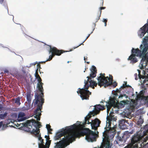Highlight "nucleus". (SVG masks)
I'll return each mask as SVG.
<instances>
[{
	"label": "nucleus",
	"mask_w": 148,
	"mask_h": 148,
	"mask_svg": "<svg viewBox=\"0 0 148 148\" xmlns=\"http://www.w3.org/2000/svg\"><path fill=\"white\" fill-rule=\"evenodd\" d=\"M79 122L80 123L78 125L74 124L70 127H67L63 130L66 134L65 138L70 140L71 143L75 141L76 138H79L84 135L86 136L85 138L88 141L93 142L96 141L97 135L88 128H81L79 125H82L81 122Z\"/></svg>",
	"instance_id": "1"
},
{
	"label": "nucleus",
	"mask_w": 148,
	"mask_h": 148,
	"mask_svg": "<svg viewBox=\"0 0 148 148\" xmlns=\"http://www.w3.org/2000/svg\"><path fill=\"white\" fill-rule=\"evenodd\" d=\"M110 113L109 116L107 117L106 124L105 127V131L103 132V139L105 140V143H107L108 141L110 144V140H111L114 137L116 134V125H114L113 127H111V121L112 120L115 121L116 119L114 117V115L111 114Z\"/></svg>",
	"instance_id": "2"
},
{
	"label": "nucleus",
	"mask_w": 148,
	"mask_h": 148,
	"mask_svg": "<svg viewBox=\"0 0 148 148\" xmlns=\"http://www.w3.org/2000/svg\"><path fill=\"white\" fill-rule=\"evenodd\" d=\"M42 80L38 73V121L40 120L41 115V110L44 102V89L43 88V83L42 82Z\"/></svg>",
	"instance_id": "3"
},
{
	"label": "nucleus",
	"mask_w": 148,
	"mask_h": 148,
	"mask_svg": "<svg viewBox=\"0 0 148 148\" xmlns=\"http://www.w3.org/2000/svg\"><path fill=\"white\" fill-rule=\"evenodd\" d=\"M87 78H88L87 80H85L84 81L85 85L84 88H79V90L77 92L78 94H80V96L83 100L89 99V95L91 94V92L88 90L89 87L94 89V86L96 87L97 85L96 82L89 79V76L87 77Z\"/></svg>",
	"instance_id": "4"
},
{
	"label": "nucleus",
	"mask_w": 148,
	"mask_h": 148,
	"mask_svg": "<svg viewBox=\"0 0 148 148\" xmlns=\"http://www.w3.org/2000/svg\"><path fill=\"white\" fill-rule=\"evenodd\" d=\"M148 134V130H145L144 128H141L140 130L134 134L131 139L130 144L124 148H140L138 146L139 141L144 136Z\"/></svg>",
	"instance_id": "5"
},
{
	"label": "nucleus",
	"mask_w": 148,
	"mask_h": 148,
	"mask_svg": "<svg viewBox=\"0 0 148 148\" xmlns=\"http://www.w3.org/2000/svg\"><path fill=\"white\" fill-rule=\"evenodd\" d=\"M140 48L142 50V51L138 48L135 49L132 48V54L129 57L128 60H130L131 62L132 63H135L138 61L137 59L135 57L136 56L140 57L142 56V55L146 54V52L148 50V45L145 44L143 45V46L141 45Z\"/></svg>",
	"instance_id": "6"
},
{
	"label": "nucleus",
	"mask_w": 148,
	"mask_h": 148,
	"mask_svg": "<svg viewBox=\"0 0 148 148\" xmlns=\"http://www.w3.org/2000/svg\"><path fill=\"white\" fill-rule=\"evenodd\" d=\"M21 127H23L25 131L31 132L37 137V121L34 119L27 120V122L22 123Z\"/></svg>",
	"instance_id": "7"
},
{
	"label": "nucleus",
	"mask_w": 148,
	"mask_h": 148,
	"mask_svg": "<svg viewBox=\"0 0 148 148\" xmlns=\"http://www.w3.org/2000/svg\"><path fill=\"white\" fill-rule=\"evenodd\" d=\"M91 115L90 114V113H89V114L85 117V122L82 123V125L80 124L79 126L81 128H83L85 127V125L86 124H90L92 129L95 130L94 132L97 135V136L96 138V139H97L98 135L96 133L95 131L96 130H97V128L99 126L101 121L98 119L96 118L94 120H92L91 122H90L89 120L91 117ZM92 132H94L93 131Z\"/></svg>",
	"instance_id": "8"
},
{
	"label": "nucleus",
	"mask_w": 148,
	"mask_h": 148,
	"mask_svg": "<svg viewBox=\"0 0 148 148\" xmlns=\"http://www.w3.org/2000/svg\"><path fill=\"white\" fill-rule=\"evenodd\" d=\"M126 104L128 106L127 109L124 112L125 113H126L127 110L128 111V112L127 113V114L128 115L130 114L137 107L138 103L137 101L134 100L132 101V102L127 100H123L120 101V103L119 104V106L121 108H123Z\"/></svg>",
	"instance_id": "9"
},
{
	"label": "nucleus",
	"mask_w": 148,
	"mask_h": 148,
	"mask_svg": "<svg viewBox=\"0 0 148 148\" xmlns=\"http://www.w3.org/2000/svg\"><path fill=\"white\" fill-rule=\"evenodd\" d=\"M49 46L50 48V50L49 51V53H51V55L49 56V59L46 61L40 62L38 63V68H39L40 69L41 68H40V64L45 63L46 62L50 61L52 59L53 57L55 55L60 56L62 53L65 52L63 50L58 49L56 47H52L51 45H49Z\"/></svg>",
	"instance_id": "10"
},
{
	"label": "nucleus",
	"mask_w": 148,
	"mask_h": 148,
	"mask_svg": "<svg viewBox=\"0 0 148 148\" xmlns=\"http://www.w3.org/2000/svg\"><path fill=\"white\" fill-rule=\"evenodd\" d=\"M70 143V141L65 137L59 142L55 143L56 145L54 148H64L69 145Z\"/></svg>",
	"instance_id": "11"
},
{
	"label": "nucleus",
	"mask_w": 148,
	"mask_h": 148,
	"mask_svg": "<svg viewBox=\"0 0 148 148\" xmlns=\"http://www.w3.org/2000/svg\"><path fill=\"white\" fill-rule=\"evenodd\" d=\"M105 105L102 104L96 105L95 106L94 110L90 112V115H92L93 116L98 114L100 112V111L103 110L105 109Z\"/></svg>",
	"instance_id": "12"
},
{
	"label": "nucleus",
	"mask_w": 148,
	"mask_h": 148,
	"mask_svg": "<svg viewBox=\"0 0 148 148\" xmlns=\"http://www.w3.org/2000/svg\"><path fill=\"white\" fill-rule=\"evenodd\" d=\"M100 76L97 79L98 81V85L100 87L104 85L105 82H107L106 79V77L105 76V73H100Z\"/></svg>",
	"instance_id": "13"
},
{
	"label": "nucleus",
	"mask_w": 148,
	"mask_h": 148,
	"mask_svg": "<svg viewBox=\"0 0 148 148\" xmlns=\"http://www.w3.org/2000/svg\"><path fill=\"white\" fill-rule=\"evenodd\" d=\"M147 32L148 33V23L145 24L140 28L138 32V35L141 38Z\"/></svg>",
	"instance_id": "14"
},
{
	"label": "nucleus",
	"mask_w": 148,
	"mask_h": 148,
	"mask_svg": "<svg viewBox=\"0 0 148 148\" xmlns=\"http://www.w3.org/2000/svg\"><path fill=\"white\" fill-rule=\"evenodd\" d=\"M104 102L106 103L105 106L107 107L108 110L110 109L112 106H115L116 103L114 98H111L108 102L103 101H101L100 103H104Z\"/></svg>",
	"instance_id": "15"
},
{
	"label": "nucleus",
	"mask_w": 148,
	"mask_h": 148,
	"mask_svg": "<svg viewBox=\"0 0 148 148\" xmlns=\"http://www.w3.org/2000/svg\"><path fill=\"white\" fill-rule=\"evenodd\" d=\"M35 99L32 103V107L33 108H36L34 112L35 115V117L37 119V92L35 93Z\"/></svg>",
	"instance_id": "16"
},
{
	"label": "nucleus",
	"mask_w": 148,
	"mask_h": 148,
	"mask_svg": "<svg viewBox=\"0 0 148 148\" xmlns=\"http://www.w3.org/2000/svg\"><path fill=\"white\" fill-rule=\"evenodd\" d=\"M11 75L17 78L18 79L20 80H22L23 79H25V77L24 75L18 72L17 71H16L14 72Z\"/></svg>",
	"instance_id": "17"
},
{
	"label": "nucleus",
	"mask_w": 148,
	"mask_h": 148,
	"mask_svg": "<svg viewBox=\"0 0 148 148\" xmlns=\"http://www.w3.org/2000/svg\"><path fill=\"white\" fill-rule=\"evenodd\" d=\"M66 136V134L64 132L63 130L61 132H57L54 137V138L55 140H57L59 139L63 136H64V138H65Z\"/></svg>",
	"instance_id": "18"
},
{
	"label": "nucleus",
	"mask_w": 148,
	"mask_h": 148,
	"mask_svg": "<svg viewBox=\"0 0 148 148\" xmlns=\"http://www.w3.org/2000/svg\"><path fill=\"white\" fill-rule=\"evenodd\" d=\"M119 125L121 128L122 129H125L127 128L126 123L128 124L127 121L124 119H122L119 121Z\"/></svg>",
	"instance_id": "19"
},
{
	"label": "nucleus",
	"mask_w": 148,
	"mask_h": 148,
	"mask_svg": "<svg viewBox=\"0 0 148 148\" xmlns=\"http://www.w3.org/2000/svg\"><path fill=\"white\" fill-rule=\"evenodd\" d=\"M109 76V77L108 76L106 77V79L107 80V82H105L104 83V86L105 88L111 85L113 81V77L112 75H110Z\"/></svg>",
	"instance_id": "20"
},
{
	"label": "nucleus",
	"mask_w": 148,
	"mask_h": 148,
	"mask_svg": "<svg viewBox=\"0 0 148 148\" xmlns=\"http://www.w3.org/2000/svg\"><path fill=\"white\" fill-rule=\"evenodd\" d=\"M91 73L90 74V76L89 77V79H91L92 78L95 77L96 76L97 73V70L96 67L93 66H92V69H90Z\"/></svg>",
	"instance_id": "21"
},
{
	"label": "nucleus",
	"mask_w": 148,
	"mask_h": 148,
	"mask_svg": "<svg viewBox=\"0 0 148 148\" xmlns=\"http://www.w3.org/2000/svg\"><path fill=\"white\" fill-rule=\"evenodd\" d=\"M51 140L46 141L45 144L44 145V142L43 143H39V148H49L51 144Z\"/></svg>",
	"instance_id": "22"
},
{
	"label": "nucleus",
	"mask_w": 148,
	"mask_h": 148,
	"mask_svg": "<svg viewBox=\"0 0 148 148\" xmlns=\"http://www.w3.org/2000/svg\"><path fill=\"white\" fill-rule=\"evenodd\" d=\"M25 114L23 112H20L18 113L17 120L18 121H24L27 119L25 116Z\"/></svg>",
	"instance_id": "23"
},
{
	"label": "nucleus",
	"mask_w": 148,
	"mask_h": 148,
	"mask_svg": "<svg viewBox=\"0 0 148 148\" xmlns=\"http://www.w3.org/2000/svg\"><path fill=\"white\" fill-rule=\"evenodd\" d=\"M122 136V139L123 140V142L125 143L127 140L130 138V135L128 131L125 132Z\"/></svg>",
	"instance_id": "24"
},
{
	"label": "nucleus",
	"mask_w": 148,
	"mask_h": 148,
	"mask_svg": "<svg viewBox=\"0 0 148 148\" xmlns=\"http://www.w3.org/2000/svg\"><path fill=\"white\" fill-rule=\"evenodd\" d=\"M143 57L141 60V62H145V64H147L148 62V52L145 55H142Z\"/></svg>",
	"instance_id": "25"
},
{
	"label": "nucleus",
	"mask_w": 148,
	"mask_h": 148,
	"mask_svg": "<svg viewBox=\"0 0 148 148\" xmlns=\"http://www.w3.org/2000/svg\"><path fill=\"white\" fill-rule=\"evenodd\" d=\"M26 94L27 101L28 102H30L31 100V92L30 91H28Z\"/></svg>",
	"instance_id": "26"
},
{
	"label": "nucleus",
	"mask_w": 148,
	"mask_h": 148,
	"mask_svg": "<svg viewBox=\"0 0 148 148\" xmlns=\"http://www.w3.org/2000/svg\"><path fill=\"white\" fill-rule=\"evenodd\" d=\"M141 78H142L143 79H144L143 82V83L145 84L148 81V75H147L146 76L145 74V75H143V76H142V77H141Z\"/></svg>",
	"instance_id": "27"
},
{
	"label": "nucleus",
	"mask_w": 148,
	"mask_h": 148,
	"mask_svg": "<svg viewBox=\"0 0 148 148\" xmlns=\"http://www.w3.org/2000/svg\"><path fill=\"white\" fill-rule=\"evenodd\" d=\"M143 45H148V36L145 37L143 39Z\"/></svg>",
	"instance_id": "28"
},
{
	"label": "nucleus",
	"mask_w": 148,
	"mask_h": 148,
	"mask_svg": "<svg viewBox=\"0 0 148 148\" xmlns=\"http://www.w3.org/2000/svg\"><path fill=\"white\" fill-rule=\"evenodd\" d=\"M7 113L5 112L3 114H0V119H4L5 118L7 115Z\"/></svg>",
	"instance_id": "29"
},
{
	"label": "nucleus",
	"mask_w": 148,
	"mask_h": 148,
	"mask_svg": "<svg viewBox=\"0 0 148 148\" xmlns=\"http://www.w3.org/2000/svg\"><path fill=\"white\" fill-rule=\"evenodd\" d=\"M21 99L20 97H18L15 100V103L18 106H20L21 104L20 103Z\"/></svg>",
	"instance_id": "30"
},
{
	"label": "nucleus",
	"mask_w": 148,
	"mask_h": 148,
	"mask_svg": "<svg viewBox=\"0 0 148 148\" xmlns=\"http://www.w3.org/2000/svg\"><path fill=\"white\" fill-rule=\"evenodd\" d=\"M124 97L125 99H127L128 97V96L125 94H121L119 95V98L120 99H123Z\"/></svg>",
	"instance_id": "31"
},
{
	"label": "nucleus",
	"mask_w": 148,
	"mask_h": 148,
	"mask_svg": "<svg viewBox=\"0 0 148 148\" xmlns=\"http://www.w3.org/2000/svg\"><path fill=\"white\" fill-rule=\"evenodd\" d=\"M38 139L40 143H44V140L42 138L41 136V134L38 135Z\"/></svg>",
	"instance_id": "32"
},
{
	"label": "nucleus",
	"mask_w": 148,
	"mask_h": 148,
	"mask_svg": "<svg viewBox=\"0 0 148 148\" xmlns=\"http://www.w3.org/2000/svg\"><path fill=\"white\" fill-rule=\"evenodd\" d=\"M125 83L123 84L122 86H121V88H124L126 87H130V86L127 85V82H124Z\"/></svg>",
	"instance_id": "33"
},
{
	"label": "nucleus",
	"mask_w": 148,
	"mask_h": 148,
	"mask_svg": "<svg viewBox=\"0 0 148 148\" xmlns=\"http://www.w3.org/2000/svg\"><path fill=\"white\" fill-rule=\"evenodd\" d=\"M4 1L5 0H0V3L2 4L3 3V5L5 6V7H7V9H8L7 4L5 2V1Z\"/></svg>",
	"instance_id": "34"
},
{
	"label": "nucleus",
	"mask_w": 148,
	"mask_h": 148,
	"mask_svg": "<svg viewBox=\"0 0 148 148\" xmlns=\"http://www.w3.org/2000/svg\"><path fill=\"white\" fill-rule=\"evenodd\" d=\"M101 12L99 13L98 14L97 17L96 18L95 20V22H97L98 21V20L100 19V17L101 16Z\"/></svg>",
	"instance_id": "35"
},
{
	"label": "nucleus",
	"mask_w": 148,
	"mask_h": 148,
	"mask_svg": "<svg viewBox=\"0 0 148 148\" xmlns=\"http://www.w3.org/2000/svg\"><path fill=\"white\" fill-rule=\"evenodd\" d=\"M117 139L119 141H120L122 142H123V139H122V136H121V137L120 136H118L117 137Z\"/></svg>",
	"instance_id": "36"
},
{
	"label": "nucleus",
	"mask_w": 148,
	"mask_h": 148,
	"mask_svg": "<svg viewBox=\"0 0 148 148\" xmlns=\"http://www.w3.org/2000/svg\"><path fill=\"white\" fill-rule=\"evenodd\" d=\"M145 103H148V96L146 97H144L143 99Z\"/></svg>",
	"instance_id": "37"
},
{
	"label": "nucleus",
	"mask_w": 148,
	"mask_h": 148,
	"mask_svg": "<svg viewBox=\"0 0 148 148\" xmlns=\"http://www.w3.org/2000/svg\"><path fill=\"white\" fill-rule=\"evenodd\" d=\"M92 32L90 34H89L88 35V36H87V37H86V39H85V40H84V42H83L81 44H80L79 45H78V46H77V47H75L74 49H75L76 48H77V47H78L79 46H80L82 44V43H83L84 42V41H85V40H86V39H87V38H88L89 37V36H90V34H92Z\"/></svg>",
	"instance_id": "38"
},
{
	"label": "nucleus",
	"mask_w": 148,
	"mask_h": 148,
	"mask_svg": "<svg viewBox=\"0 0 148 148\" xmlns=\"http://www.w3.org/2000/svg\"><path fill=\"white\" fill-rule=\"evenodd\" d=\"M111 85H112L113 87L115 88L117 86V83L116 82H112Z\"/></svg>",
	"instance_id": "39"
},
{
	"label": "nucleus",
	"mask_w": 148,
	"mask_h": 148,
	"mask_svg": "<svg viewBox=\"0 0 148 148\" xmlns=\"http://www.w3.org/2000/svg\"><path fill=\"white\" fill-rule=\"evenodd\" d=\"M139 120H140V119ZM143 120L141 119L140 120H139L138 121V125H140L141 124H142L143 123Z\"/></svg>",
	"instance_id": "40"
},
{
	"label": "nucleus",
	"mask_w": 148,
	"mask_h": 148,
	"mask_svg": "<svg viewBox=\"0 0 148 148\" xmlns=\"http://www.w3.org/2000/svg\"><path fill=\"white\" fill-rule=\"evenodd\" d=\"M138 76L140 79H141V77L143 76V75H141L140 74V71L139 70H138Z\"/></svg>",
	"instance_id": "41"
},
{
	"label": "nucleus",
	"mask_w": 148,
	"mask_h": 148,
	"mask_svg": "<svg viewBox=\"0 0 148 148\" xmlns=\"http://www.w3.org/2000/svg\"><path fill=\"white\" fill-rule=\"evenodd\" d=\"M42 126L41 123L39 121H38V128H40Z\"/></svg>",
	"instance_id": "42"
},
{
	"label": "nucleus",
	"mask_w": 148,
	"mask_h": 148,
	"mask_svg": "<svg viewBox=\"0 0 148 148\" xmlns=\"http://www.w3.org/2000/svg\"><path fill=\"white\" fill-rule=\"evenodd\" d=\"M45 137L46 138V141H48V140H49L50 138H49V135H48V136L45 135Z\"/></svg>",
	"instance_id": "43"
},
{
	"label": "nucleus",
	"mask_w": 148,
	"mask_h": 148,
	"mask_svg": "<svg viewBox=\"0 0 148 148\" xmlns=\"http://www.w3.org/2000/svg\"><path fill=\"white\" fill-rule=\"evenodd\" d=\"M106 8V7H101L99 8V11H100V12L99 13H101V10H103V9H104Z\"/></svg>",
	"instance_id": "44"
},
{
	"label": "nucleus",
	"mask_w": 148,
	"mask_h": 148,
	"mask_svg": "<svg viewBox=\"0 0 148 148\" xmlns=\"http://www.w3.org/2000/svg\"><path fill=\"white\" fill-rule=\"evenodd\" d=\"M3 106L1 104H0V111L3 110Z\"/></svg>",
	"instance_id": "45"
},
{
	"label": "nucleus",
	"mask_w": 148,
	"mask_h": 148,
	"mask_svg": "<svg viewBox=\"0 0 148 148\" xmlns=\"http://www.w3.org/2000/svg\"><path fill=\"white\" fill-rule=\"evenodd\" d=\"M40 128H38V135L41 134L40 133V130L39 129Z\"/></svg>",
	"instance_id": "46"
},
{
	"label": "nucleus",
	"mask_w": 148,
	"mask_h": 148,
	"mask_svg": "<svg viewBox=\"0 0 148 148\" xmlns=\"http://www.w3.org/2000/svg\"><path fill=\"white\" fill-rule=\"evenodd\" d=\"M46 127L48 129H49V128L51 127V126L49 124H47L46 125Z\"/></svg>",
	"instance_id": "47"
},
{
	"label": "nucleus",
	"mask_w": 148,
	"mask_h": 148,
	"mask_svg": "<svg viewBox=\"0 0 148 148\" xmlns=\"http://www.w3.org/2000/svg\"><path fill=\"white\" fill-rule=\"evenodd\" d=\"M48 132H50V134H52V133L50 132L51 131H52V129H51V128H49V129H47Z\"/></svg>",
	"instance_id": "48"
},
{
	"label": "nucleus",
	"mask_w": 148,
	"mask_h": 148,
	"mask_svg": "<svg viewBox=\"0 0 148 148\" xmlns=\"http://www.w3.org/2000/svg\"><path fill=\"white\" fill-rule=\"evenodd\" d=\"M35 76L36 78H37V69L36 70Z\"/></svg>",
	"instance_id": "49"
},
{
	"label": "nucleus",
	"mask_w": 148,
	"mask_h": 148,
	"mask_svg": "<svg viewBox=\"0 0 148 148\" xmlns=\"http://www.w3.org/2000/svg\"><path fill=\"white\" fill-rule=\"evenodd\" d=\"M134 75L135 77V79L136 80H137V73H135Z\"/></svg>",
	"instance_id": "50"
},
{
	"label": "nucleus",
	"mask_w": 148,
	"mask_h": 148,
	"mask_svg": "<svg viewBox=\"0 0 148 148\" xmlns=\"http://www.w3.org/2000/svg\"><path fill=\"white\" fill-rule=\"evenodd\" d=\"M134 131L133 130H132L131 132H129V134L130 135L131 134H132L134 132Z\"/></svg>",
	"instance_id": "51"
},
{
	"label": "nucleus",
	"mask_w": 148,
	"mask_h": 148,
	"mask_svg": "<svg viewBox=\"0 0 148 148\" xmlns=\"http://www.w3.org/2000/svg\"><path fill=\"white\" fill-rule=\"evenodd\" d=\"M3 123L2 121H1L0 122V128L2 126V125H3Z\"/></svg>",
	"instance_id": "52"
},
{
	"label": "nucleus",
	"mask_w": 148,
	"mask_h": 148,
	"mask_svg": "<svg viewBox=\"0 0 148 148\" xmlns=\"http://www.w3.org/2000/svg\"><path fill=\"white\" fill-rule=\"evenodd\" d=\"M103 22L105 23H107V20L106 19H103Z\"/></svg>",
	"instance_id": "53"
},
{
	"label": "nucleus",
	"mask_w": 148,
	"mask_h": 148,
	"mask_svg": "<svg viewBox=\"0 0 148 148\" xmlns=\"http://www.w3.org/2000/svg\"><path fill=\"white\" fill-rule=\"evenodd\" d=\"M4 72L5 73H9L8 71L7 70H4Z\"/></svg>",
	"instance_id": "54"
},
{
	"label": "nucleus",
	"mask_w": 148,
	"mask_h": 148,
	"mask_svg": "<svg viewBox=\"0 0 148 148\" xmlns=\"http://www.w3.org/2000/svg\"><path fill=\"white\" fill-rule=\"evenodd\" d=\"M87 59V57H86V58L84 57V60L85 61V62H86V60Z\"/></svg>",
	"instance_id": "55"
},
{
	"label": "nucleus",
	"mask_w": 148,
	"mask_h": 148,
	"mask_svg": "<svg viewBox=\"0 0 148 148\" xmlns=\"http://www.w3.org/2000/svg\"><path fill=\"white\" fill-rule=\"evenodd\" d=\"M37 64V62H36L35 63H32V64L33 65H35V64Z\"/></svg>",
	"instance_id": "56"
},
{
	"label": "nucleus",
	"mask_w": 148,
	"mask_h": 148,
	"mask_svg": "<svg viewBox=\"0 0 148 148\" xmlns=\"http://www.w3.org/2000/svg\"><path fill=\"white\" fill-rule=\"evenodd\" d=\"M107 23H105V26H106V25H107Z\"/></svg>",
	"instance_id": "57"
},
{
	"label": "nucleus",
	"mask_w": 148,
	"mask_h": 148,
	"mask_svg": "<svg viewBox=\"0 0 148 148\" xmlns=\"http://www.w3.org/2000/svg\"><path fill=\"white\" fill-rule=\"evenodd\" d=\"M86 63L88 64H89L90 62H87Z\"/></svg>",
	"instance_id": "58"
},
{
	"label": "nucleus",
	"mask_w": 148,
	"mask_h": 148,
	"mask_svg": "<svg viewBox=\"0 0 148 148\" xmlns=\"http://www.w3.org/2000/svg\"><path fill=\"white\" fill-rule=\"evenodd\" d=\"M69 61H68L67 63H69Z\"/></svg>",
	"instance_id": "59"
},
{
	"label": "nucleus",
	"mask_w": 148,
	"mask_h": 148,
	"mask_svg": "<svg viewBox=\"0 0 148 148\" xmlns=\"http://www.w3.org/2000/svg\"><path fill=\"white\" fill-rule=\"evenodd\" d=\"M21 125H20L18 126H20Z\"/></svg>",
	"instance_id": "60"
},
{
	"label": "nucleus",
	"mask_w": 148,
	"mask_h": 148,
	"mask_svg": "<svg viewBox=\"0 0 148 148\" xmlns=\"http://www.w3.org/2000/svg\"><path fill=\"white\" fill-rule=\"evenodd\" d=\"M94 25H95V23H94Z\"/></svg>",
	"instance_id": "61"
},
{
	"label": "nucleus",
	"mask_w": 148,
	"mask_h": 148,
	"mask_svg": "<svg viewBox=\"0 0 148 148\" xmlns=\"http://www.w3.org/2000/svg\"><path fill=\"white\" fill-rule=\"evenodd\" d=\"M39 72H40V69L39 70Z\"/></svg>",
	"instance_id": "62"
},
{
	"label": "nucleus",
	"mask_w": 148,
	"mask_h": 148,
	"mask_svg": "<svg viewBox=\"0 0 148 148\" xmlns=\"http://www.w3.org/2000/svg\"><path fill=\"white\" fill-rule=\"evenodd\" d=\"M123 13L121 14V15H123Z\"/></svg>",
	"instance_id": "63"
}]
</instances>
